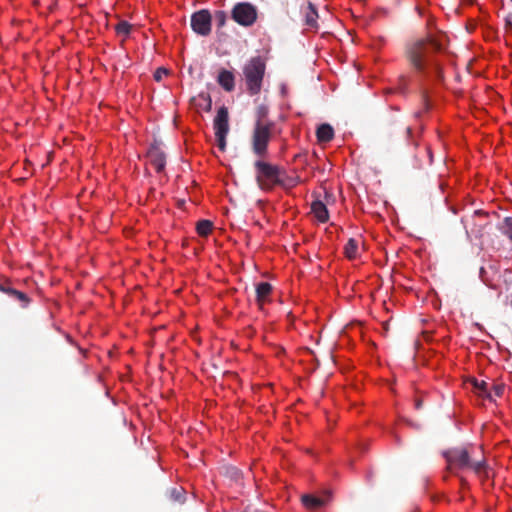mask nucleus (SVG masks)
Returning a JSON list of instances; mask_svg holds the SVG:
<instances>
[{
    "label": "nucleus",
    "instance_id": "1",
    "mask_svg": "<svg viewBox=\"0 0 512 512\" xmlns=\"http://www.w3.org/2000/svg\"><path fill=\"white\" fill-rule=\"evenodd\" d=\"M445 35H427L405 45L404 56L420 79H442V68L435 54L444 49Z\"/></svg>",
    "mask_w": 512,
    "mask_h": 512
},
{
    "label": "nucleus",
    "instance_id": "2",
    "mask_svg": "<svg viewBox=\"0 0 512 512\" xmlns=\"http://www.w3.org/2000/svg\"><path fill=\"white\" fill-rule=\"evenodd\" d=\"M444 457L448 463V469H471L474 473L485 471V458L472 459V452L467 448H452L444 452Z\"/></svg>",
    "mask_w": 512,
    "mask_h": 512
},
{
    "label": "nucleus",
    "instance_id": "3",
    "mask_svg": "<svg viewBox=\"0 0 512 512\" xmlns=\"http://www.w3.org/2000/svg\"><path fill=\"white\" fill-rule=\"evenodd\" d=\"M266 63L261 56H255L248 60L243 67V75L247 91L250 95L260 93L265 75Z\"/></svg>",
    "mask_w": 512,
    "mask_h": 512
},
{
    "label": "nucleus",
    "instance_id": "4",
    "mask_svg": "<svg viewBox=\"0 0 512 512\" xmlns=\"http://www.w3.org/2000/svg\"><path fill=\"white\" fill-rule=\"evenodd\" d=\"M255 180L258 187L263 191H272L282 171V167L259 158L254 162Z\"/></svg>",
    "mask_w": 512,
    "mask_h": 512
},
{
    "label": "nucleus",
    "instance_id": "5",
    "mask_svg": "<svg viewBox=\"0 0 512 512\" xmlns=\"http://www.w3.org/2000/svg\"><path fill=\"white\" fill-rule=\"evenodd\" d=\"M273 126L274 124H254L251 136V147L254 155L258 158H265L268 153V145L272 138Z\"/></svg>",
    "mask_w": 512,
    "mask_h": 512
},
{
    "label": "nucleus",
    "instance_id": "6",
    "mask_svg": "<svg viewBox=\"0 0 512 512\" xmlns=\"http://www.w3.org/2000/svg\"><path fill=\"white\" fill-rule=\"evenodd\" d=\"M490 224L488 213L482 211H475L473 215L464 220L467 234L476 239L484 237Z\"/></svg>",
    "mask_w": 512,
    "mask_h": 512
},
{
    "label": "nucleus",
    "instance_id": "7",
    "mask_svg": "<svg viewBox=\"0 0 512 512\" xmlns=\"http://www.w3.org/2000/svg\"><path fill=\"white\" fill-rule=\"evenodd\" d=\"M213 127L218 143V148L221 151H225L226 136L229 132V112L227 107L222 106L218 109L217 114L213 120Z\"/></svg>",
    "mask_w": 512,
    "mask_h": 512
},
{
    "label": "nucleus",
    "instance_id": "8",
    "mask_svg": "<svg viewBox=\"0 0 512 512\" xmlns=\"http://www.w3.org/2000/svg\"><path fill=\"white\" fill-rule=\"evenodd\" d=\"M232 19L241 26H251L257 19L256 8L247 2L237 3L231 12Z\"/></svg>",
    "mask_w": 512,
    "mask_h": 512
},
{
    "label": "nucleus",
    "instance_id": "9",
    "mask_svg": "<svg viewBox=\"0 0 512 512\" xmlns=\"http://www.w3.org/2000/svg\"><path fill=\"white\" fill-rule=\"evenodd\" d=\"M190 25L197 35L208 36L212 30V16L209 10L201 9L194 12L191 15Z\"/></svg>",
    "mask_w": 512,
    "mask_h": 512
},
{
    "label": "nucleus",
    "instance_id": "10",
    "mask_svg": "<svg viewBox=\"0 0 512 512\" xmlns=\"http://www.w3.org/2000/svg\"><path fill=\"white\" fill-rule=\"evenodd\" d=\"M147 157L150 164L155 168L156 172L161 173L166 165V154L161 149L158 142L151 144L147 151Z\"/></svg>",
    "mask_w": 512,
    "mask_h": 512
},
{
    "label": "nucleus",
    "instance_id": "11",
    "mask_svg": "<svg viewBox=\"0 0 512 512\" xmlns=\"http://www.w3.org/2000/svg\"><path fill=\"white\" fill-rule=\"evenodd\" d=\"M0 292L7 294L9 297L17 300L21 307L26 308L30 303V298L24 292H21L15 289L11 282L6 280L4 282H0Z\"/></svg>",
    "mask_w": 512,
    "mask_h": 512
},
{
    "label": "nucleus",
    "instance_id": "12",
    "mask_svg": "<svg viewBox=\"0 0 512 512\" xmlns=\"http://www.w3.org/2000/svg\"><path fill=\"white\" fill-rule=\"evenodd\" d=\"M273 287L268 282H260L256 285V302L260 310L264 309V305L270 302V295Z\"/></svg>",
    "mask_w": 512,
    "mask_h": 512
},
{
    "label": "nucleus",
    "instance_id": "13",
    "mask_svg": "<svg viewBox=\"0 0 512 512\" xmlns=\"http://www.w3.org/2000/svg\"><path fill=\"white\" fill-rule=\"evenodd\" d=\"M218 84L226 91L231 92L235 88L234 74L226 69H221L217 76Z\"/></svg>",
    "mask_w": 512,
    "mask_h": 512
},
{
    "label": "nucleus",
    "instance_id": "14",
    "mask_svg": "<svg viewBox=\"0 0 512 512\" xmlns=\"http://www.w3.org/2000/svg\"><path fill=\"white\" fill-rule=\"evenodd\" d=\"M311 211L319 222L325 223L328 221L329 212L326 205L322 201H313L311 204Z\"/></svg>",
    "mask_w": 512,
    "mask_h": 512
},
{
    "label": "nucleus",
    "instance_id": "15",
    "mask_svg": "<svg viewBox=\"0 0 512 512\" xmlns=\"http://www.w3.org/2000/svg\"><path fill=\"white\" fill-rule=\"evenodd\" d=\"M470 383L473 387V391L477 395L487 398L489 400H493L492 393L490 392V389H489V384L486 381L472 378L470 380Z\"/></svg>",
    "mask_w": 512,
    "mask_h": 512
},
{
    "label": "nucleus",
    "instance_id": "16",
    "mask_svg": "<svg viewBox=\"0 0 512 512\" xmlns=\"http://www.w3.org/2000/svg\"><path fill=\"white\" fill-rule=\"evenodd\" d=\"M304 16H305V24L308 27L317 28L318 13H317L316 7L311 2H308L307 6L304 10Z\"/></svg>",
    "mask_w": 512,
    "mask_h": 512
},
{
    "label": "nucleus",
    "instance_id": "17",
    "mask_svg": "<svg viewBox=\"0 0 512 512\" xmlns=\"http://www.w3.org/2000/svg\"><path fill=\"white\" fill-rule=\"evenodd\" d=\"M301 502L305 508L310 510H316L325 504V501L322 498L311 494L302 495Z\"/></svg>",
    "mask_w": 512,
    "mask_h": 512
},
{
    "label": "nucleus",
    "instance_id": "18",
    "mask_svg": "<svg viewBox=\"0 0 512 512\" xmlns=\"http://www.w3.org/2000/svg\"><path fill=\"white\" fill-rule=\"evenodd\" d=\"M316 136L319 142H329L334 138V130L329 124H321L316 131Z\"/></svg>",
    "mask_w": 512,
    "mask_h": 512
},
{
    "label": "nucleus",
    "instance_id": "19",
    "mask_svg": "<svg viewBox=\"0 0 512 512\" xmlns=\"http://www.w3.org/2000/svg\"><path fill=\"white\" fill-rule=\"evenodd\" d=\"M299 183V177H291L286 174V171L282 168V171L279 176V182H277V186H281L285 189H290L295 187Z\"/></svg>",
    "mask_w": 512,
    "mask_h": 512
},
{
    "label": "nucleus",
    "instance_id": "20",
    "mask_svg": "<svg viewBox=\"0 0 512 512\" xmlns=\"http://www.w3.org/2000/svg\"><path fill=\"white\" fill-rule=\"evenodd\" d=\"M357 251L358 242L355 239L350 238L344 247L346 257L349 259H355L357 257Z\"/></svg>",
    "mask_w": 512,
    "mask_h": 512
},
{
    "label": "nucleus",
    "instance_id": "21",
    "mask_svg": "<svg viewBox=\"0 0 512 512\" xmlns=\"http://www.w3.org/2000/svg\"><path fill=\"white\" fill-rule=\"evenodd\" d=\"M213 228V223L209 220H200L196 225L197 233L202 236H208Z\"/></svg>",
    "mask_w": 512,
    "mask_h": 512
},
{
    "label": "nucleus",
    "instance_id": "22",
    "mask_svg": "<svg viewBox=\"0 0 512 512\" xmlns=\"http://www.w3.org/2000/svg\"><path fill=\"white\" fill-rule=\"evenodd\" d=\"M267 116H268V107L265 105H259L256 109L255 123L273 124V122L267 120Z\"/></svg>",
    "mask_w": 512,
    "mask_h": 512
},
{
    "label": "nucleus",
    "instance_id": "23",
    "mask_svg": "<svg viewBox=\"0 0 512 512\" xmlns=\"http://www.w3.org/2000/svg\"><path fill=\"white\" fill-rule=\"evenodd\" d=\"M131 29L132 25L127 21H120L115 27L117 34L123 36H128L131 32Z\"/></svg>",
    "mask_w": 512,
    "mask_h": 512
},
{
    "label": "nucleus",
    "instance_id": "24",
    "mask_svg": "<svg viewBox=\"0 0 512 512\" xmlns=\"http://www.w3.org/2000/svg\"><path fill=\"white\" fill-rule=\"evenodd\" d=\"M500 229L504 235L512 239V217H506Z\"/></svg>",
    "mask_w": 512,
    "mask_h": 512
},
{
    "label": "nucleus",
    "instance_id": "25",
    "mask_svg": "<svg viewBox=\"0 0 512 512\" xmlns=\"http://www.w3.org/2000/svg\"><path fill=\"white\" fill-rule=\"evenodd\" d=\"M199 98L203 100V104H199V107L205 110L206 112H210L212 109V100L209 94L201 93Z\"/></svg>",
    "mask_w": 512,
    "mask_h": 512
},
{
    "label": "nucleus",
    "instance_id": "26",
    "mask_svg": "<svg viewBox=\"0 0 512 512\" xmlns=\"http://www.w3.org/2000/svg\"><path fill=\"white\" fill-rule=\"evenodd\" d=\"M214 19L216 21L217 27L222 28L226 24L227 14L223 10H218L214 14Z\"/></svg>",
    "mask_w": 512,
    "mask_h": 512
},
{
    "label": "nucleus",
    "instance_id": "27",
    "mask_svg": "<svg viewBox=\"0 0 512 512\" xmlns=\"http://www.w3.org/2000/svg\"><path fill=\"white\" fill-rule=\"evenodd\" d=\"M490 392L492 393V396H493L492 401H494L496 397H501L503 395L504 385H502V384L493 385L492 389H490Z\"/></svg>",
    "mask_w": 512,
    "mask_h": 512
},
{
    "label": "nucleus",
    "instance_id": "28",
    "mask_svg": "<svg viewBox=\"0 0 512 512\" xmlns=\"http://www.w3.org/2000/svg\"><path fill=\"white\" fill-rule=\"evenodd\" d=\"M226 473L233 479L234 481H238L241 478V472L235 467H229L226 470Z\"/></svg>",
    "mask_w": 512,
    "mask_h": 512
},
{
    "label": "nucleus",
    "instance_id": "29",
    "mask_svg": "<svg viewBox=\"0 0 512 512\" xmlns=\"http://www.w3.org/2000/svg\"><path fill=\"white\" fill-rule=\"evenodd\" d=\"M167 74H168V70H167V69H165L164 67H159V68L155 71V73H154V76H153V77H154V80H155V81L159 82V81H161V80H162V78H163L164 76H166Z\"/></svg>",
    "mask_w": 512,
    "mask_h": 512
},
{
    "label": "nucleus",
    "instance_id": "30",
    "mask_svg": "<svg viewBox=\"0 0 512 512\" xmlns=\"http://www.w3.org/2000/svg\"><path fill=\"white\" fill-rule=\"evenodd\" d=\"M182 491H183L182 488H180V489L173 488L170 492L171 498L175 501L182 502V499H183Z\"/></svg>",
    "mask_w": 512,
    "mask_h": 512
},
{
    "label": "nucleus",
    "instance_id": "31",
    "mask_svg": "<svg viewBox=\"0 0 512 512\" xmlns=\"http://www.w3.org/2000/svg\"><path fill=\"white\" fill-rule=\"evenodd\" d=\"M485 471L486 472H480V473H475L476 475H478V477L481 479V480H485V479H489L491 477V470L490 468L487 466V464L485 463Z\"/></svg>",
    "mask_w": 512,
    "mask_h": 512
},
{
    "label": "nucleus",
    "instance_id": "32",
    "mask_svg": "<svg viewBox=\"0 0 512 512\" xmlns=\"http://www.w3.org/2000/svg\"><path fill=\"white\" fill-rule=\"evenodd\" d=\"M406 131H407V134H410V133L412 132V130H411V128H410V127H408V128L406 129Z\"/></svg>",
    "mask_w": 512,
    "mask_h": 512
},
{
    "label": "nucleus",
    "instance_id": "33",
    "mask_svg": "<svg viewBox=\"0 0 512 512\" xmlns=\"http://www.w3.org/2000/svg\"><path fill=\"white\" fill-rule=\"evenodd\" d=\"M420 405H421V403H420V402H417V404H416L417 408H419V407H420Z\"/></svg>",
    "mask_w": 512,
    "mask_h": 512
}]
</instances>
